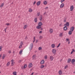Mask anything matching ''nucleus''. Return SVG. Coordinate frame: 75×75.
Returning <instances> with one entry per match:
<instances>
[{
    "label": "nucleus",
    "mask_w": 75,
    "mask_h": 75,
    "mask_svg": "<svg viewBox=\"0 0 75 75\" xmlns=\"http://www.w3.org/2000/svg\"><path fill=\"white\" fill-rule=\"evenodd\" d=\"M61 25H62V23H61V24L59 25V26L60 27H61Z\"/></svg>",
    "instance_id": "4d7b16f0"
},
{
    "label": "nucleus",
    "mask_w": 75,
    "mask_h": 75,
    "mask_svg": "<svg viewBox=\"0 0 75 75\" xmlns=\"http://www.w3.org/2000/svg\"><path fill=\"white\" fill-rule=\"evenodd\" d=\"M69 35H71L72 34V32H71V31H69Z\"/></svg>",
    "instance_id": "c85d7f7f"
},
{
    "label": "nucleus",
    "mask_w": 75,
    "mask_h": 75,
    "mask_svg": "<svg viewBox=\"0 0 75 75\" xmlns=\"http://www.w3.org/2000/svg\"><path fill=\"white\" fill-rule=\"evenodd\" d=\"M22 48V47H21V45H20L19 47V48L20 49V48Z\"/></svg>",
    "instance_id": "c03bdc74"
},
{
    "label": "nucleus",
    "mask_w": 75,
    "mask_h": 75,
    "mask_svg": "<svg viewBox=\"0 0 75 75\" xmlns=\"http://www.w3.org/2000/svg\"><path fill=\"white\" fill-rule=\"evenodd\" d=\"M1 55H0V58H1Z\"/></svg>",
    "instance_id": "0e129e2a"
},
{
    "label": "nucleus",
    "mask_w": 75,
    "mask_h": 75,
    "mask_svg": "<svg viewBox=\"0 0 75 75\" xmlns=\"http://www.w3.org/2000/svg\"><path fill=\"white\" fill-rule=\"evenodd\" d=\"M27 27V25H25L24 27V29H26V27Z\"/></svg>",
    "instance_id": "bb28decb"
},
{
    "label": "nucleus",
    "mask_w": 75,
    "mask_h": 75,
    "mask_svg": "<svg viewBox=\"0 0 75 75\" xmlns=\"http://www.w3.org/2000/svg\"><path fill=\"white\" fill-rule=\"evenodd\" d=\"M35 56H36V55H34L33 56V59H34L35 58Z\"/></svg>",
    "instance_id": "5701e85b"
},
{
    "label": "nucleus",
    "mask_w": 75,
    "mask_h": 75,
    "mask_svg": "<svg viewBox=\"0 0 75 75\" xmlns=\"http://www.w3.org/2000/svg\"><path fill=\"white\" fill-rule=\"evenodd\" d=\"M29 68H31L33 67V64L32 63H30L28 65Z\"/></svg>",
    "instance_id": "39448f33"
},
{
    "label": "nucleus",
    "mask_w": 75,
    "mask_h": 75,
    "mask_svg": "<svg viewBox=\"0 0 75 75\" xmlns=\"http://www.w3.org/2000/svg\"><path fill=\"white\" fill-rule=\"evenodd\" d=\"M10 62H8L7 63V66H9V65H10Z\"/></svg>",
    "instance_id": "c756f323"
},
{
    "label": "nucleus",
    "mask_w": 75,
    "mask_h": 75,
    "mask_svg": "<svg viewBox=\"0 0 75 75\" xmlns=\"http://www.w3.org/2000/svg\"><path fill=\"white\" fill-rule=\"evenodd\" d=\"M29 12H32L33 11V10L31 8H30L29 9Z\"/></svg>",
    "instance_id": "412c9836"
},
{
    "label": "nucleus",
    "mask_w": 75,
    "mask_h": 75,
    "mask_svg": "<svg viewBox=\"0 0 75 75\" xmlns=\"http://www.w3.org/2000/svg\"><path fill=\"white\" fill-rule=\"evenodd\" d=\"M42 19V15H41L40 18V21H41Z\"/></svg>",
    "instance_id": "6ab92c4d"
},
{
    "label": "nucleus",
    "mask_w": 75,
    "mask_h": 75,
    "mask_svg": "<svg viewBox=\"0 0 75 75\" xmlns=\"http://www.w3.org/2000/svg\"><path fill=\"white\" fill-rule=\"evenodd\" d=\"M33 43H31L30 46V47H29V49L30 51H31L32 50V48H33Z\"/></svg>",
    "instance_id": "f257e3e1"
},
{
    "label": "nucleus",
    "mask_w": 75,
    "mask_h": 75,
    "mask_svg": "<svg viewBox=\"0 0 75 75\" xmlns=\"http://www.w3.org/2000/svg\"><path fill=\"white\" fill-rule=\"evenodd\" d=\"M43 3L44 4H45V5H46V4H47V2L45 1L43 2Z\"/></svg>",
    "instance_id": "a211bd4d"
},
{
    "label": "nucleus",
    "mask_w": 75,
    "mask_h": 75,
    "mask_svg": "<svg viewBox=\"0 0 75 75\" xmlns=\"http://www.w3.org/2000/svg\"><path fill=\"white\" fill-rule=\"evenodd\" d=\"M70 30L72 32L74 31V27H71V28L70 29Z\"/></svg>",
    "instance_id": "423d86ee"
},
{
    "label": "nucleus",
    "mask_w": 75,
    "mask_h": 75,
    "mask_svg": "<svg viewBox=\"0 0 75 75\" xmlns=\"http://www.w3.org/2000/svg\"><path fill=\"white\" fill-rule=\"evenodd\" d=\"M52 48H54L55 47V45L54 44H52Z\"/></svg>",
    "instance_id": "cd10ccee"
},
{
    "label": "nucleus",
    "mask_w": 75,
    "mask_h": 75,
    "mask_svg": "<svg viewBox=\"0 0 75 75\" xmlns=\"http://www.w3.org/2000/svg\"><path fill=\"white\" fill-rule=\"evenodd\" d=\"M38 42V40H37L36 41V43H37V42Z\"/></svg>",
    "instance_id": "13d9d810"
},
{
    "label": "nucleus",
    "mask_w": 75,
    "mask_h": 75,
    "mask_svg": "<svg viewBox=\"0 0 75 75\" xmlns=\"http://www.w3.org/2000/svg\"><path fill=\"white\" fill-rule=\"evenodd\" d=\"M34 21H35V23H37V18H35L34 19Z\"/></svg>",
    "instance_id": "4be33fe9"
},
{
    "label": "nucleus",
    "mask_w": 75,
    "mask_h": 75,
    "mask_svg": "<svg viewBox=\"0 0 75 75\" xmlns=\"http://www.w3.org/2000/svg\"><path fill=\"white\" fill-rule=\"evenodd\" d=\"M44 60H42L40 62L41 64H44Z\"/></svg>",
    "instance_id": "ddd939ff"
},
{
    "label": "nucleus",
    "mask_w": 75,
    "mask_h": 75,
    "mask_svg": "<svg viewBox=\"0 0 75 75\" xmlns=\"http://www.w3.org/2000/svg\"><path fill=\"white\" fill-rule=\"evenodd\" d=\"M70 11H72L74 10V6L73 5H72L71 7H70Z\"/></svg>",
    "instance_id": "20e7f679"
},
{
    "label": "nucleus",
    "mask_w": 75,
    "mask_h": 75,
    "mask_svg": "<svg viewBox=\"0 0 75 75\" xmlns=\"http://www.w3.org/2000/svg\"><path fill=\"white\" fill-rule=\"evenodd\" d=\"M52 52L54 54H55V53H56V50L55 49H53L52 50Z\"/></svg>",
    "instance_id": "7ed1b4c3"
},
{
    "label": "nucleus",
    "mask_w": 75,
    "mask_h": 75,
    "mask_svg": "<svg viewBox=\"0 0 75 75\" xmlns=\"http://www.w3.org/2000/svg\"><path fill=\"white\" fill-rule=\"evenodd\" d=\"M64 25L66 26V27H68L69 25V23L68 22H67L66 24H65Z\"/></svg>",
    "instance_id": "f03ea898"
},
{
    "label": "nucleus",
    "mask_w": 75,
    "mask_h": 75,
    "mask_svg": "<svg viewBox=\"0 0 75 75\" xmlns=\"http://www.w3.org/2000/svg\"><path fill=\"white\" fill-rule=\"evenodd\" d=\"M50 58L51 61H52V60L54 59V58H53V57L52 56H51L50 57Z\"/></svg>",
    "instance_id": "6e6552de"
},
{
    "label": "nucleus",
    "mask_w": 75,
    "mask_h": 75,
    "mask_svg": "<svg viewBox=\"0 0 75 75\" xmlns=\"http://www.w3.org/2000/svg\"><path fill=\"white\" fill-rule=\"evenodd\" d=\"M46 13L45 12L44 13V14H46Z\"/></svg>",
    "instance_id": "e2e57ef3"
},
{
    "label": "nucleus",
    "mask_w": 75,
    "mask_h": 75,
    "mask_svg": "<svg viewBox=\"0 0 75 75\" xmlns=\"http://www.w3.org/2000/svg\"><path fill=\"white\" fill-rule=\"evenodd\" d=\"M66 40H67V41H68L69 40V39H68V38L66 39Z\"/></svg>",
    "instance_id": "603ef678"
},
{
    "label": "nucleus",
    "mask_w": 75,
    "mask_h": 75,
    "mask_svg": "<svg viewBox=\"0 0 75 75\" xmlns=\"http://www.w3.org/2000/svg\"><path fill=\"white\" fill-rule=\"evenodd\" d=\"M40 13H37V15L38 16H40Z\"/></svg>",
    "instance_id": "a18cd8bd"
},
{
    "label": "nucleus",
    "mask_w": 75,
    "mask_h": 75,
    "mask_svg": "<svg viewBox=\"0 0 75 75\" xmlns=\"http://www.w3.org/2000/svg\"><path fill=\"white\" fill-rule=\"evenodd\" d=\"M40 39H42V36L41 35H40Z\"/></svg>",
    "instance_id": "58836bf2"
},
{
    "label": "nucleus",
    "mask_w": 75,
    "mask_h": 75,
    "mask_svg": "<svg viewBox=\"0 0 75 75\" xmlns=\"http://www.w3.org/2000/svg\"><path fill=\"white\" fill-rule=\"evenodd\" d=\"M64 30V31H66L67 29H68V28H67V26H65L63 28Z\"/></svg>",
    "instance_id": "9d476101"
},
{
    "label": "nucleus",
    "mask_w": 75,
    "mask_h": 75,
    "mask_svg": "<svg viewBox=\"0 0 75 75\" xmlns=\"http://www.w3.org/2000/svg\"><path fill=\"white\" fill-rule=\"evenodd\" d=\"M4 6V3H3L1 5H0V7H2L3 6Z\"/></svg>",
    "instance_id": "393cba45"
},
{
    "label": "nucleus",
    "mask_w": 75,
    "mask_h": 75,
    "mask_svg": "<svg viewBox=\"0 0 75 75\" xmlns=\"http://www.w3.org/2000/svg\"><path fill=\"white\" fill-rule=\"evenodd\" d=\"M71 59H68L67 61V63H70V62H71Z\"/></svg>",
    "instance_id": "f8f14e48"
},
{
    "label": "nucleus",
    "mask_w": 75,
    "mask_h": 75,
    "mask_svg": "<svg viewBox=\"0 0 75 75\" xmlns=\"http://www.w3.org/2000/svg\"><path fill=\"white\" fill-rule=\"evenodd\" d=\"M20 45L21 46V47H22V45H23V42L21 41V43H20Z\"/></svg>",
    "instance_id": "b1692460"
},
{
    "label": "nucleus",
    "mask_w": 75,
    "mask_h": 75,
    "mask_svg": "<svg viewBox=\"0 0 75 75\" xmlns=\"http://www.w3.org/2000/svg\"><path fill=\"white\" fill-rule=\"evenodd\" d=\"M64 22H66V20H64Z\"/></svg>",
    "instance_id": "bf43d9fd"
},
{
    "label": "nucleus",
    "mask_w": 75,
    "mask_h": 75,
    "mask_svg": "<svg viewBox=\"0 0 75 75\" xmlns=\"http://www.w3.org/2000/svg\"><path fill=\"white\" fill-rule=\"evenodd\" d=\"M6 28H5L4 29V31H5V33H6Z\"/></svg>",
    "instance_id": "09e8293b"
},
{
    "label": "nucleus",
    "mask_w": 75,
    "mask_h": 75,
    "mask_svg": "<svg viewBox=\"0 0 75 75\" xmlns=\"http://www.w3.org/2000/svg\"><path fill=\"white\" fill-rule=\"evenodd\" d=\"M44 65H41L40 67V68L42 69V68H44Z\"/></svg>",
    "instance_id": "7c9ffc66"
},
{
    "label": "nucleus",
    "mask_w": 75,
    "mask_h": 75,
    "mask_svg": "<svg viewBox=\"0 0 75 75\" xmlns=\"http://www.w3.org/2000/svg\"><path fill=\"white\" fill-rule=\"evenodd\" d=\"M27 67V64H25L24 65V68H26V67Z\"/></svg>",
    "instance_id": "2f4dec72"
},
{
    "label": "nucleus",
    "mask_w": 75,
    "mask_h": 75,
    "mask_svg": "<svg viewBox=\"0 0 75 75\" xmlns=\"http://www.w3.org/2000/svg\"><path fill=\"white\" fill-rule=\"evenodd\" d=\"M45 59H47V56L46 55L45 56Z\"/></svg>",
    "instance_id": "4c0bfd02"
},
{
    "label": "nucleus",
    "mask_w": 75,
    "mask_h": 75,
    "mask_svg": "<svg viewBox=\"0 0 75 75\" xmlns=\"http://www.w3.org/2000/svg\"><path fill=\"white\" fill-rule=\"evenodd\" d=\"M68 68V66H65V69H66V68Z\"/></svg>",
    "instance_id": "37998d69"
},
{
    "label": "nucleus",
    "mask_w": 75,
    "mask_h": 75,
    "mask_svg": "<svg viewBox=\"0 0 75 75\" xmlns=\"http://www.w3.org/2000/svg\"><path fill=\"white\" fill-rule=\"evenodd\" d=\"M72 51L73 52H75V50H74V49H72Z\"/></svg>",
    "instance_id": "3c124183"
},
{
    "label": "nucleus",
    "mask_w": 75,
    "mask_h": 75,
    "mask_svg": "<svg viewBox=\"0 0 75 75\" xmlns=\"http://www.w3.org/2000/svg\"><path fill=\"white\" fill-rule=\"evenodd\" d=\"M60 45H61V43H59L58 46L57 47V48H58L60 46Z\"/></svg>",
    "instance_id": "79ce46f5"
},
{
    "label": "nucleus",
    "mask_w": 75,
    "mask_h": 75,
    "mask_svg": "<svg viewBox=\"0 0 75 75\" xmlns=\"http://www.w3.org/2000/svg\"><path fill=\"white\" fill-rule=\"evenodd\" d=\"M35 3H36V1H35L34 2V3H33V4H34V5L35 4Z\"/></svg>",
    "instance_id": "8fccbe9b"
},
{
    "label": "nucleus",
    "mask_w": 75,
    "mask_h": 75,
    "mask_svg": "<svg viewBox=\"0 0 75 75\" xmlns=\"http://www.w3.org/2000/svg\"><path fill=\"white\" fill-rule=\"evenodd\" d=\"M38 50H42V47H39Z\"/></svg>",
    "instance_id": "72a5a7b5"
},
{
    "label": "nucleus",
    "mask_w": 75,
    "mask_h": 75,
    "mask_svg": "<svg viewBox=\"0 0 75 75\" xmlns=\"http://www.w3.org/2000/svg\"><path fill=\"white\" fill-rule=\"evenodd\" d=\"M62 33H61L59 35V37H62Z\"/></svg>",
    "instance_id": "c9c22d12"
},
{
    "label": "nucleus",
    "mask_w": 75,
    "mask_h": 75,
    "mask_svg": "<svg viewBox=\"0 0 75 75\" xmlns=\"http://www.w3.org/2000/svg\"><path fill=\"white\" fill-rule=\"evenodd\" d=\"M14 64H15V62H12L11 65H12V66H13V65H14Z\"/></svg>",
    "instance_id": "473e14b6"
},
{
    "label": "nucleus",
    "mask_w": 75,
    "mask_h": 75,
    "mask_svg": "<svg viewBox=\"0 0 75 75\" xmlns=\"http://www.w3.org/2000/svg\"><path fill=\"white\" fill-rule=\"evenodd\" d=\"M6 25H7V26L9 25H10V24H9V23H6Z\"/></svg>",
    "instance_id": "de8ad7c7"
},
{
    "label": "nucleus",
    "mask_w": 75,
    "mask_h": 75,
    "mask_svg": "<svg viewBox=\"0 0 75 75\" xmlns=\"http://www.w3.org/2000/svg\"><path fill=\"white\" fill-rule=\"evenodd\" d=\"M40 3H41V2H40V1H39L36 4L38 6L40 4Z\"/></svg>",
    "instance_id": "2eb2a0df"
},
{
    "label": "nucleus",
    "mask_w": 75,
    "mask_h": 75,
    "mask_svg": "<svg viewBox=\"0 0 75 75\" xmlns=\"http://www.w3.org/2000/svg\"><path fill=\"white\" fill-rule=\"evenodd\" d=\"M23 52V50H21L19 52V54H21V53Z\"/></svg>",
    "instance_id": "a878e982"
},
{
    "label": "nucleus",
    "mask_w": 75,
    "mask_h": 75,
    "mask_svg": "<svg viewBox=\"0 0 75 75\" xmlns=\"http://www.w3.org/2000/svg\"><path fill=\"white\" fill-rule=\"evenodd\" d=\"M59 73L60 75H62V71H61V70H60L59 72Z\"/></svg>",
    "instance_id": "f3484780"
},
{
    "label": "nucleus",
    "mask_w": 75,
    "mask_h": 75,
    "mask_svg": "<svg viewBox=\"0 0 75 75\" xmlns=\"http://www.w3.org/2000/svg\"><path fill=\"white\" fill-rule=\"evenodd\" d=\"M46 8H48V7H46L45 8V9H46Z\"/></svg>",
    "instance_id": "680f3d73"
},
{
    "label": "nucleus",
    "mask_w": 75,
    "mask_h": 75,
    "mask_svg": "<svg viewBox=\"0 0 75 75\" xmlns=\"http://www.w3.org/2000/svg\"><path fill=\"white\" fill-rule=\"evenodd\" d=\"M11 61L12 62H14V60H13V59Z\"/></svg>",
    "instance_id": "6e6d98bb"
},
{
    "label": "nucleus",
    "mask_w": 75,
    "mask_h": 75,
    "mask_svg": "<svg viewBox=\"0 0 75 75\" xmlns=\"http://www.w3.org/2000/svg\"><path fill=\"white\" fill-rule=\"evenodd\" d=\"M40 30H42V28H41L40 29Z\"/></svg>",
    "instance_id": "338daca9"
},
{
    "label": "nucleus",
    "mask_w": 75,
    "mask_h": 75,
    "mask_svg": "<svg viewBox=\"0 0 75 75\" xmlns=\"http://www.w3.org/2000/svg\"><path fill=\"white\" fill-rule=\"evenodd\" d=\"M73 52L72 51V52H71V54H72V53H73Z\"/></svg>",
    "instance_id": "052dcab7"
},
{
    "label": "nucleus",
    "mask_w": 75,
    "mask_h": 75,
    "mask_svg": "<svg viewBox=\"0 0 75 75\" xmlns=\"http://www.w3.org/2000/svg\"><path fill=\"white\" fill-rule=\"evenodd\" d=\"M33 39H34V40H35V37H34Z\"/></svg>",
    "instance_id": "5fc2aeb1"
},
{
    "label": "nucleus",
    "mask_w": 75,
    "mask_h": 75,
    "mask_svg": "<svg viewBox=\"0 0 75 75\" xmlns=\"http://www.w3.org/2000/svg\"><path fill=\"white\" fill-rule=\"evenodd\" d=\"M3 48V47L2 46H0V51H1V49Z\"/></svg>",
    "instance_id": "ea45409f"
},
{
    "label": "nucleus",
    "mask_w": 75,
    "mask_h": 75,
    "mask_svg": "<svg viewBox=\"0 0 75 75\" xmlns=\"http://www.w3.org/2000/svg\"><path fill=\"white\" fill-rule=\"evenodd\" d=\"M64 6V4L62 3L60 6V8H62Z\"/></svg>",
    "instance_id": "0eeeda50"
},
{
    "label": "nucleus",
    "mask_w": 75,
    "mask_h": 75,
    "mask_svg": "<svg viewBox=\"0 0 75 75\" xmlns=\"http://www.w3.org/2000/svg\"><path fill=\"white\" fill-rule=\"evenodd\" d=\"M13 74L14 75H17V72L15 71L13 72Z\"/></svg>",
    "instance_id": "aec40b11"
},
{
    "label": "nucleus",
    "mask_w": 75,
    "mask_h": 75,
    "mask_svg": "<svg viewBox=\"0 0 75 75\" xmlns=\"http://www.w3.org/2000/svg\"><path fill=\"white\" fill-rule=\"evenodd\" d=\"M40 25L41 26V25H42V23L41 22H40L38 23V25Z\"/></svg>",
    "instance_id": "9b49d317"
},
{
    "label": "nucleus",
    "mask_w": 75,
    "mask_h": 75,
    "mask_svg": "<svg viewBox=\"0 0 75 75\" xmlns=\"http://www.w3.org/2000/svg\"><path fill=\"white\" fill-rule=\"evenodd\" d=\"M36 28H37V29H40V28H41V25H38L36 27Z\"/></svg>",
    "instance_id": "1a4fd4ad"
},
{
    "label": "nucleus",
    "mask_w": 75,
    "mask_h": 75,
    "mask_svg": "<svg viewBox=\"0 0 75 75\" xmlns=\"http://www.w3.org/2000/svg\"><path fill=\"white\" fill-rule=\"evenodd\" d=\"M50 33H53V30H52V29H50Z\"/></svg>",
    "instance_id": "dca6fc26"
},
{
    "label": "nucleus",
    "mask_w": 75,
    "mask_h": 75,
    "mask_svg": "<svg viewBox=\"0 0 75 75\" xmlns=\"http://www.w3.org/2000/svg\"><path fill=\"white\" fill-rule=\"evenodd\" d=\"M35 41V40H34V41H33V42H34Z\"/></svg>",
    "instance_id": "69168bd1"
},
{
    "label": "nucleus",
    "mask_w": 75,
    "mask_h": 75,
    "mask_svg": "<svg viewBox=\"0 0 75 75\" xmlns=\"http://www.w3.org/2000/svg\"><path fill=\"white\" fill-rule=\"evenodd\" d=\"M5 58V55H4V54L3 56L2 57V59H4Z\"/></svg>",
    "instance_id": "f704fd0d"
},
{
    "label": "nucleus",
    "mask_w": 75,
    "mask_h": 75,
    "mask_svg": "<svg viewBox=\"0 0 75 75\" xmlns=\"http://www.w3.org/2000/svg\"><path fill=\"white\" fill-rule=\"evenodd\" d=\"M22 61L23 60H20L18 62L19 63H21Z\"/></svg>",
    "instance_id": "e433bc0d"
},
{
    "label": "nucleus",
    "mask_w": 75,
    "mask_h": 75,
    "mask_svg": "<svg viewBox=\"0 0 75 75\" xmlns=\"http://www.w3.org/2000/svg\"><path fill=\"white\" fill-rule=\"evenodd\" d=\"M75 59H73L71 60V63H72V64H74V62H75Z\"/></svg>",
    "instance_id": "4468645a"
},
{
    "label": "nucleus",
    "mask_w": 75,
    "mask_h": 75,
    "mask_svg": "<svg viewBox=\"0 0 75 75\" xmlns=\"http://www.w3.org/2000/svg\"><path fill=\"white\" fill-rule=\"evenodd\" d=\"M41 33H42V31H40L39 32V34H41Z\"/></svg>",
    "instance_id": "864d4df0"
},
{
    "label": "nucleus",
    "mask_w": 75,
    "mask_h": 75,
    "mask_svg": "<svg viewBox=\"0 0 75 75\" xmlns=\"http://www.w3.org/2000/svg\"><path fill=\"white\" fill-rule=\"evenodd\" d=\"M8 52H9V53L10 54V53H11V51L9 50V51H8Z\"/></svg>",
    "instance_id": "49530a36"
},
{
    "label": "nucleus",
    "mask_w": 75,
    "mask_h": 75,
    "mask_svg": "<svg viewBox=\"0 0 75 75\" xmlns=\"http://www.w3.org/2000/svg\"><path fill=\"white\" fill-rule=\"evenodd\" d=\"M14 51H13V53H14Z\"/></svg>",
    "instance_id": "774afa93"
},
{
    "label": "nucleus",
    "mask_w": 75,
    "mask_h": 75,
    "mask_svg": "<svg viewBox=\"0 0 75 75\" xmlns=\"http://www.w3.org/2000/svg\"><path fill=\"white\" fill-rule=\"evenodd\" d=\"M64 1L65 0H61V3H63V2H64Z\"/></svg>",
    "instance_id": "a19ab883"
}]
</instances>
